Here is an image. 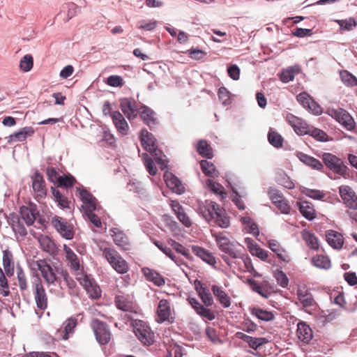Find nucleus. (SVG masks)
Instances as JSON below:
<instances>
[{
    "label": "nucleus",
    "mask_w": 357,
    "mask_h": 357,
    "mask_svg": "<svg viewBox=\"0 0 357 357\" xmlns=\"http://www.w3.org/2000/svg\"><path fill=\"white\" fill-rule=\"evenodd\" d=\"M91 326L94 332L97 341L100 344H107L111 340V333L106 323L97 319H93Z\"/></svg>",
    "instance_id": "obj_10"
},
{
    "label": "nucleus",
    "mask_w": 357,
    "mask_h": 357,
    "mask_svg": "<svg viewBox=\"0 0 357 357\" xmlns=\"http://www.w3.org/2000/svg\"><path fill=\"white\" fill-rule=\"evenodd\" d=\"M142 273L146 279V280L153 282L155 285L158 287L165 285V278L156 271L148 267H144L142 268Z\"/></svg>",
    "instance_id": "obj_29"
},
{
    "label": "nucleus",
    "mask_w": 357,
    "mask_h": 357,
    "mask_svg": "<svg viewBox=\"0 0 357 357\" xmlns=\"http://www.w3.org/2000/svg\"><path fill=\"white\" fill-rule=\"evenodd\" d=\"M33 190L37 197H43L47 193L45 180L42 174L36 172L31 176Z\"/></svg>",
    "instance_id": "obj_24"
},
{
    "label": "nucleus",
    "mask_w": 357,
    "mask_h": 357,
    "mask_svg": "<svg viewBox=\"0 0 357 357\" xmlns=\"http://www.w3.org/2000/svg\"><path fill=\"white\" fill-rule=\"evenodd\" d=\"M144 164L146 167L148 172L155 176L157 174L158 169L157 166L162 170L164 171L168 167V160L162 159V158H144Z\"/></svg>",
    "instance_id": "obj_16"
},
{
    "label": "nucleus",
    "mask_w": 357,
    "mask_h": 357,
    "mask_svg": "<svg viewBox=\"0 0 357 357\" xmlns=\"http://www.w3.org/2000/svg\"><path fill=\"white\" fill-rule=\"evenodd\" d=\"M17 279L18 282V286L21 292H24L28 290V282L26 274L21 267H18L17 269Z\"/></svg>",
    "instance_id": "obj_49"
},
{
    "label": "nucleus",
    "mask_w": 357,
    "mask_h": 357,
    "mask_svg": "<svg viewBox=\"0 0 357 357\" xmlns=\"http://www.w3.org/2000/svg\"><path fill=\"white\" fill-rule=\"evenodd\" d=\"M296 297L298 303L302 307L309 313L312 311H316L318 308V304L314 300L310 289L304 283L296 284Z\"/></svg>",
    "instance_id": "obj_5"
},
{
    "label": "nucleus",
    "mask_w": 357,
    "mask_h": 357,
    "mask_svg": "<svg viewBox=\"0 0 357 357\" xmlns=\"http://www.w3.org/2000/svg\"><path fill=\"white\" fill-rule=\"evenodd\" d=\"M301 160L312 169L320 170L323 167L322 163L315 158H300Z\"/></svg>",
    "instance_id": "obj_61"
},
{
    "label": "nucleus",
    "mask_w": 357,
    "mask_h": 357,
    "mask_svg": "<svg viewBox=\"0 0 357 357\" xmlns=\"http://www.w3.org/2000/svg\"><path fill=\"white\" fill-rule=\"evenodd\" d=\"M312 264L319 268L329 269L331 266V262L327 256L317 255L311 259Z\"/></svg>",
    "instance_id": "obj_42"
},
{
    "label": "nucleus",
    "mask_w": 357,
    "mask_h": 357,
    "mask_svg": "<svg viewBox=\"0 0 357 357\" xmlns=\"http://www.w3.org/2000/svg\"><path fill=\"white\" fill-rule=\"evenodd\" d=\"M107 84L109 86L118 87L122 86L124 84L123 78L119 75H111L107 78Z\"/></svg>",
    "instance_id": "obj_63"
},
{
    "label": "nucleus",
    "mask_w": 357,
    "mask_h": 357,
    "mask_svg": "<svg viewBox=\"0 0 357 357\" xmlns=\"http://www.w3.org/2000/svg\"><path fill=\"white\" fill-rule=\"evenodd\" d=\"M51 225L59 233V234L66 239H72L74 236L73 226L70 225L66 219L54 215L50 220Z\"/></svg>",
    "instance_id": "obj_12"
},
{
    "label": "nucleus",
    "mask_w": 357,
    "mask_h": 357,
    "mask_svg": "<svg viewBox=\"0 0 357 357\" xmlns=\"http://www.w3.org/2000/svg\"><path fill=\"white\" fill-rule=\"evenodd\" d=\"M218 95L223 105H226L230 103V93L227 88L224 86L220 87L218 90Z\"/></svg>",
    "instance_id": "obj_62"
},
{
    "label": "nucleus",
    "mask_w": 357,
    "mask_h": 357,
    "mask_svg": "<svg viewBox=\"0 0 357 357\" xmlns=\"http://www.w3.org/2000/svg\"><path fill=\"white\" fill-rule=\"evenodd\" d=\"M192 251L195 255L201 258L203 261H206L208 264L215 265L216 264L215 257L204 248L197 245H192Z\"/></svg>",
    "instance_id": "obj_34"
},
{
    "label": "nucleus",
    "mask_w": 357,
    "mask_h": 357,
    "mask_svg": "<svg viewBox=\"0 0 357 357\" xmlns=\"http://www.w3.org/2000/svg\"><path fill=\"white\" fill-rule=\"evenodd\" d=\"M252 314L256 316L258 319L266 321H271L274 317L273 314L271 312L259 307L253 308L252 310Z\"/></svg>",
    "instance_id": "obj_51"
},
{
    "label": "nucleus",
    "mask_w": 357,
    "mask_h": 357,
    "mask_svg": "<svg viewBox=\"0 0 357 357\" xmlns=\"http://www.w3.org/2000/svg\"><path fill=\"white\" fill-rule=\"evenodd\" d=\"M327 114L341 123L347 130L354 129L356 123L347 111L342 108L331 109L327 110Z\"/></svg>",
    "instance_id": "obj_11"
},
{
    "label": "nucleus",
    "mask_w": 357,
    "mask_h": 357,
    "mask_svg": "<svg viewBox=\"0 0 357 357\" xmlns=\"http://www.w3.org/2000/svg\"><path fill=\"white\" fill-rule=\"evenodd\" d=\"M114 243L121 250L127 251L131 248V243L128 237L121 230L113 228L109 230Z\"/></svg>",
    "instance_id": "obj_18"
},
{
    "label": "nucleus",
    "mask_w": 357,
    "mask_h": 357,
    "mask_svg": "<svg viewBox=\"0 0 357 357\" xmlns=\"http://www.w3.org/2000/svg\"><path fill=\"white\" fill-rule=\"evenodd\" d=\"M241 222L245 225V228L247 232L253 234L254 236H258L259 234V228L257 225L251 219L249 216L242 217Z\"/></svg>",
    "instance_id": "obj_44"
},
{
    "label": "nucleus",
    "mask_w": 357,
    "mask_h": 357,
    "mask_svg": "<svg viewBox=\"0 0 357 357\" xmlns=\"http://www.w3.org/2000/svg\"><path fill=\"white\" fill-rule=\"evenodd\" d=\"M59 275L63 278V280L65 282L66 285L68 287V288L70 290H73L74 288L76 287V282L70 276L68 271L62 268V270L60 271Z\"/></svg>",
    "instance_id": "obj_58"
},
{
    "label": "nucleus",
    "mask_w": 357,
    "mask_h": 357,
    "mask_svg": "<svg viewBox=\"0 0 357 357\" xmlns=\"http://www.w3.org/2000/svg\"><path fill=\"white\" fill-rule=\"evenodd\" d=\"M138 114H140V117L144 123L147 125L150 129L154 128L158 123V119L155 116V112L146 105H142L139 107Z\"/></svg>",
    "instance_id": "obj_22"
},
{
    "label": "nucleus",
    "mask_w": 357,
    "mask_h": 357,
    "mask_svg": "<svg viewBox=\"0 0 357 357\" xmlns=\"http://www.w3.org/2000/svg\"><path fill=\"white\" fill-rule=\"evenodd\" d=\"M269 196L273 203L281 211L282 213H289L290 206L287 202L284 199L282 196L278 195L275 191H270Z\"/></svg>",
    "instance_id": "obj_38"
},
{
    "label": "nucleus",
    "mask_w": 357,
    "mask_h": 357,
    "mask_svg": "<svg viewBox=\"0 0 357 357\" xmlns=\"http://www.w3.org/2000/svg\"><path fill=\"white\" fill-rule=\"evenodd\" d=\"M296 206L302 215L309 221H312L317 217L316 211L313 204L307 201H299Z\"/></svg>",
    "instance_id": "obj_28"
},
{
    "label": "nucleus",
    "mask_w": 357,
    "mask_h": 357,
    "mask_svg": "<svg viewBox=\"0 0 357 357\" xmlns=\"http://www.w3.org/2000/svg\"><path fill=\"white\" fill-rule=\"evenodd\" d=\"M310 126L304 120L291 115V128L298 135H307Z\"/></svg>",
    "instance_id": "obj_32"
},
{
    "label": "nucleus",
    "mask_w": 357,
    "mask_h": 357,
    "mask_svg": "<svg viewBox=\"0 0 357 357\" xmlns=\"http://www.w3.org/2000/svg\"><path fill=\"white\" fill-rule=\"evenodd\" d=\"M220 250L233 259L243 258L242 250L243 247L240 244L231 241L222 232L213 234Z\"/></svg>",
    "instance_id": "obj_4"
},
{
    "label": "nucleus",
    "mask_w": 357,
    "mask_h": 357,
    "mask_svg": "<svg viewBox=\"0 0 357 357\" xmlns=\"http://www.w3.org/2000/svg\"><path fill=\"white\" fill-rule=\"evenodd\" d=\"M77 324V321L75 318H69L63 323V328H59L56 332V335L58 338L62 340H68L69 335L74 332V328Z\"/></svg>",
    "instance_id": "obj_27"
},
{
    "label": "nucleus",
    "mask_w": 357,
    "mask_h": 357,
    "mask_svg": "<svg viewBox=\"0 0 357 357\" xmlns=\"http://www.w3.org/2000/svg\"><path fill=\"white\" fill-rule=\"evenodd\" d=\"M195 149L201 156H213V149L205 139H199L196 144Z\"/></svg>",
    "instance_id": "obj_41"
},
{
    "label": "nucleus",
    "mask_w": 357,
    "mask_h": 357,
    "mask_svg": "<svg viewBox=\"0 0 357 357\" xmlns=\"http://www.w3.org/2000/svg\"><path fill=\"white\" fill-rule=\"evenodd\" d=\"M75 182V179L72 176H63L60 177L57 185L58 187H62L65 188H68L72 187Z\"/></svg>",
    "instance_id": "obj_59"
},
{
    "label": "nucleus",
    "mask_w": 357,
    "mask_h": 357,
    "mask_svg": "<svg viewBox=\"0 0 357 357\" xmlns=\"http://www.w3.org/2000/svg\"><path fill=\"white\" fill-rule=\"evenodd\" d=\"M297 326L296 335L298 338L305 343H308L312 338V329L303 322L298 323Z\"/></svg>",
    "instance_id": "obj_36"
},
{
    "label": "nucleus",
    "mask_w": 357,
    "mask_h": 357,
    "mask_svg": "<svg viewBox=\"0 0 357 357\" xmlns=\"http://www.w3.org/2000/svg\"><path fill=\"white\" fill-rule=\"evenodd\" d=\"M21 218L27 226H31L36 220V215L38 214L36 206L30 204L29 206H22L20 208Z\"/></svg>",
    "instance_id": "obj_20"
},
{
    "label": "nucleus",
    "mask_w": 357,
    "mask_h": 357,
    "mask_svg": "<svg viewBox=\"0 0 357 357\" xmlns=\"http://www.w3.org/2000/svg\"><path fill=\"white\" fill-rule=\"evenodd\" d=\"M38 241L43 251L53 256L58 254V248L55 243L47 236H41L38 238Z\"/></svg>",
    "instance_id": "obj_33"
},
{
    "label": "nucleus",
    "mask_w": 357,
    "mask_h": 357,
    "mask_svg": "<svg viewBox=\"0 0 357 357\" xmlns=\"http://www.w3.org/2000/svg\"><path fill=\"white\" fill-rule=\"evenodd\" d=\"M120 108L126 116L130 120L135 119L139 112V109L135 101H132L128 98H123L119 100Z\"/></svg>",
    "instance_id": "obj_19"
},
{
    "label": "nucleus",
    "mask_w": 357,
    "mask_h": 357,
    "mask_svg": "<svg viewBox=\"0 0 357 357\" xmlns=\"http://www.w3.org/2000/svg\"><path fill=\"white\" fill-rule=\"evenodd\" d=\"M33 133L34 130L32 127H24L21 128L19 131L15 132L14 134L9 135L6 139H8V142L13 141L22 142L29 136H31Z\"/></svg>",
    "instance_id": "obj_37"
},
{
    "label": "nucleus",
    "mask_w": 357,
    "mask_h": 357,
    "mask_svg": "<svg viewBox=\"0 0 357 357\" xmlns=\"http://www.w3.org/2000/svg\"><path fill=\"white\" fill-rule=\"evenodd\" d=\"M134 332L138 340L144 345H151L154 342V334L142 321L136 322L134 326Z\"/></svg>",
    "instance_id": "obj_13"
},
{
    "label": "nucleus",
    "mask_w": 357,
    "mask_h": 357,
    "mask_svg": "<svg viewBox=\"0 0 357 357\" xmlns=\"http://www.w3.org/2000/svg\"><path fill=\"white\" fill-rule=\"evenodd\" d=\"M102 255L118 273L124 274L129 271L128 262L115 249L105 248L102 251Z\"/></svg>",
    "instance_id": "obj_6"
},
{
    "label": "nucleus",
    "mask_w": 357,
    "mask_h": 357,
    "mask_svg": "<svg viewBox=\"0 0 357 357\" xmlns=\"http://www.w3.org/2000/svg\"><path fill=\"white\" fill-rule=\"evenodd\" d=\"M33 66V59L31 54L24 55L20 61V68L23 72L30 71Z\"/></svg>",
    "instance_id": "obj_52"
},
{
    "label": "nucleus",
    "mask_w": 357,
    "mask_h": 357,
    "mask_svg": "<svg viewBox=\"0 0 357 357\" xmlns=\"http://www.w3.org/2000/svg\"><path fill=\"white\" fill-rule=\"evenodd\" d=\"M198 296L201 298L204 305L195 298H188V301L191 307L195 310L196 313L199 315L205 321H212L215 318V312L207 307L211 306L213 303V298L209 290L206 287L202 289Z\"/></svg>",
    "instance_id": "obj_3"
},
{
    "label": "nucleus",
    "mask_w": 357,
    "mask_h": 357,
    "mask_svg": "<svg viewBox=\"0 0 357 357\" xmlns=\"http://www.w3.org/2000/svg\"><path fill=\"white\" fill-rule=\"evenodd\" d=\"M66 260L70 268L75 272L76 279L80 284L90 294L93 298L100 296V290L98 287L93 286L86 274L83 271L77 255L66 245H63Z\"/></svg>",
    "instance_id": "obj_1"
},
{
    "label": "nucleus",
    "mask_w": 357,
    "mask_h": 357,
    "mask_svg": "<svg viewBox=\"0 0 357 357\" xmlns=\"http://www.w3.org/2000/svg\"><path fill=\"white\" fill-rule=\"evenodd\" d=\"M307 135L312 136L315 139H317V141H319V142L328 141L327 134L324 131H323L319 128H316L313 126H310L309 132Z\"/></svg>",
    "instance_id": "obj_54"
},
{
    "label": "nucleus",
    "mask_w": 357,
    "mask_h": 357,
    "mask_svg": "<svg viewBox=\"0 0 357 357\" xmlns=\"http://www.w3.org/2000/svg\"><path fill=\"white\" fill-rule=\"evenodd\" d=\"M197 211L207 222L213 220L221 228H227L230 225L229 217L225 210L213 201L199 202Z\"/></svg>",
    "instance_id": "obj_2"
},
{
    "label": "nucleus",
    "mask_w": 357,
    "mask_h": 357,
    "mask_svg": "<svg viewBox=\"0 0 357 357\" xmlns=\"http://www.w3.org/2000/svg\"><path fill=\"white\" fill-rule=\"evenodd\" d=\"M79 197L84 204L86 211H95L96 209V198L86 190H79Z\"/></svg>",
    "instance_id": "obj_35"
},
{
    "label": "nucleus",
    "mask_w": 357,
    "mask_h": 357,
    "mask_svg": "<svg viewBox=\"0 0 357 357\" xmlns=\"http://www.w3.org/2000/svg\"><path fill=\"white\" fill-rule=\"evenodd\" d=\"M301 236L309 248L314 250H317L319 249V241L314 234L308 230L304 229L301 232Z\"/></svg>",
    "instance_id": "obj_40"
},
{
    "label": "nucleus",
    "mask_w": 357,
    "mask_h": 357,
    "mask_svg": "<svg viewBox=\"0 0 357 357\" xmlns=\"http://www.w3.org/2000/svg\"><path fill=\"white\" fill-rule=\"evenodd\" d=\"M157 25V22L155 20L152 21H146L142 20L139 22L137 28L141 29H144L146 31H153L155 29Z\"/></svg>",
    "instance_id": "obj_64"
},
{
    "label": "nucleus",
    "mask_w": 357,
    "mask_h": 357,
    "mask_svg": "<svg viewBox=\"0 0 357 357\" xmlns=\"http://www.w3.org/2000/svg\"><path fill=\"white\" fill-rule=\"evenodd\" d=\"M200 165L203 173L207 176H213L215 174V165L206 160L200 162Z\"/></svg>",
    "instance_id": "obj_55"
},
{
    "label": "nucleus",
    "mask_w": 357,
    "mask_h": 357,
    "mask_svg": "<svg viewBox=\"0 0 357 357\" xmlns=\"http://www.w3.org/2000/svg\"><path fill=\"white\" fill-rule=\"evenodd\" d=\"M268 248L274 252L276 253L278 258L283 261H287V255L285 251L280 248L278 242L276 240H270L268 241Z\"/></svg>",
    "instance_id": "obj_50"
},
{
    "label": "nucleus",
    "mask_w": 357,
    "mask_h": 357,
    "mask_svg": "<svg viewBox=\"0 0 357 357\" xmlns=\"http://www.w3.org/2000/svg\"><path fill=\"white\" fill-rule=\"evenodd\" d=\"M3 265L8 276H12L14 273V264L13 261V254L8 250H6L3 252Z\"/></svg>",
    "instance_id": "obj_39"
},
{
    "label": "nucleus",
    "mask_w": 357,
    "mask_h": 357,
    "mask_svg": "<svg viewBox=\"0 0 357 357\" xmlns=\"http://www.w3.org/2000/svg\"><path fill=\"white\" fill-rule=\"evenodd\" d=\"M302 193L314 199H321L325 196V194L322 191L306 188L302 190Z\"/></svg>",
    "instance_id": "obj_60"
},
{
    "label": "nucleus",
    "mask_w": 357,
    "mask_h": 357,
    "mask_svg": "<svg viewBox=\"0 0 357 357\" xmlns=\"http://www.w3.org/2000/svg\"><path fill=\"white\" fill-rule=\"evenodd\" d=\"M36 265L47 284H54L55 282L61 283L59 275L62 268L51 266L45 259L36 261Z\"/></svg>",
    "instance_id": "obj_7"
},
{
    "label": "nucleus",
    "mask_w": 357,
    "mask_h": 357,
    "mask_svg": "<svg viewBox=\"0 0 357 357\" xmlns=\"http://www.w3.org/2000/svg\"><path fill=\"white\" fill-rule=\"evenodd\" d=\"M342 31H350L357 26V21L354 17H349L344 20H335Z\"/></svg>",
    "instance_id": "obj_45"
},
{
    "label": "nucleus",
    "mask_w": 357,
    "mask_h": 357,
    "mask_svg": "<svg viewBox=\"0 0 357 357\" xmlns=\"http://www.w3.org/2000/svg\"><path fill=\"white\" fill-rule=\"evenodd\" d=\"M340 77L342 82L348 87H353L357 85L356 77L347 70L340 71Z\"/></svg>",
    "instance_id": "obj_43"
},
{
    "label": "nucleus",
    "mask_w": 357,
    "mask_h": 357,
    "mask_svg": "<svg viewBox=\"0 0 357 357\" xmlns=\"http://www.w3.org/2000/svg\"><path fill=\"white\" fill-rule=\"evenodd\" d=\"M114 303L115 305L119 310L130 313H137V305L128 295L116 296L114 298Z\"/></svg>",
    "instance_id": "obj_17"
},
{
    "label": "nucleus",
    "mask_w": 357,
    "mask_h": 357,
    "mask_svg": "<svg viewBox=\"0 0 357 357\" xmlns=\"http://www.w3.org/2000/svg\"><path fill=\"white\" fill-rule=\"evenodd\" d=\"M324 164L334 172L343 175L346 173L347 166L340 158H323Z\"/></svg>",
    "instance_id": "obj_25"
},
{
    "label": "nucleus",
    "mask_w": 357,
    "mask_h": 357,
    "mask_svg": "<svg viewBox=\"0 0 357 357\" xmlns=\"http://www.w3.org/2000/svg\"><path fill=\"white\" fill-rule=\"evenodd\" d=\"M252 289L265 298H269L271 294V288L266 284H259L256 282L252 284Z\"/></svg>",
    "instance_id": "obj_48"
},
{
    "label": "nucleus",
    "mask_w": 357,
    "mask_h": 357,
    "mask_svg": "<svg viewBox=\"0 0 357 357\" xmlns=\"http://www.w3.org/2000/svg\"><path fill=\"white\" fill-rule=\"evenodd\" d=\"M211 291L217 301L224 308H228L231 304V299L228 294L220 286L213 284Z\"/></svg>",
    "instance_id": "obj_23"
},
{
    "label": "nucleus",
    "mask_w": 357,
    "mask_h": 357,
    "mask_svg": "<svg viewBox=\"0 0 357 357\" xmlns=\"http://www.w3.org/2000/svg\"><path fill=\"white\" fill-rule=\"evenodd\" d=\"M31 287L37 307L42 311L45 310L47 308L48 298L41 279L38 277L35 278L31 282Z\"/></svg>",
    "instance_id": "obj_8"
},
{
    "label": "nucleus",
    "mask_w": 357,
    "mask_h": 357,
    "mask_svg": "<svg viewBox=\"0 0 357 357\" xmlns=\"http://www.w3.org/2000/svg\"><path fill=\"white\" fill-rule=\"evenodd\" d=\"M164 179L167 186L174 192L181 195L185 192V186L174 174L167 171L164 174Z\"/></svg>",
    "instance_id": "obj_21"
},
{
    "label": "nucleus",
    "mask_w": 357,
    "mask_h": 357,
    "mask_svg": "<svg viewBox=\"0 0 357 357\" xmlns=\"http://www.w3.org/2000/svg\"><path fill=\"white\" fill-rule=\"evenodd\" d=\"M169 243L171 245L173 249L178 253H181L187 259H191L189 250L186 249L183 245L172 239L169 241Z\"/></svg>",
    "instance_id": "obj_56"
},
{
    "label": "nucleus",
    "mask_w": 357,
    "mask_h": 357,
    "mask_svg": "<svg viewBox=\"0 0 357 357\" xmlns=\"http://www.w3.org/2000/svg\"><path fill=\"white\" fill-rule=\"evenodd\" d=\"M111 117L117 130L122 135H127L129 127L123 116L119 112L115 111L112 112Z\"/></svg>",
    "instance_id": "obj_30"
},
{
    "label": "nucleus",
    "mask_w": 357,
    "mask_h": 357,
    "mask_svg": "<svg viewBox=\"0 0 357 357\" xmlns=\"http://www.w3.org/2000/svg\"><path fill=\"white\" fill-rule=\"evenodd\" d=\"M268 142L275 148H280L283 144L282 137L276 131L273 130L271 128L268 133Z\"/></svg>",
    "instance_id": "obj_47"
},
{
    "label": "nucleus",
    "mask_w": 357,
    "mask_h": 357,
    "mask_svg": "<svg viewBox=\"0 0 357 357\" xmlns=\"http://www.w3.org/2000/svg\"><path fill=\"white\" fill-rule=\"evenodd\" d=\"M155 321L158 324L164 322L172 323L174 317L172 316V309L171 303L167 299H161L155 311Z\"/></svg>",
    "instance_id": "obj_9"
},
{
    "label": "nucleus",
    "mask_w": 357,
    "mask_h": 357,
    "mask_svg": "<svg viewBox=\"0 0 357 357\" xmlns=\"http://www.w3.org/2000/svg\"><path fill=\"white\" fill-rule=\"evenodd\" d=\"M140 139L142 145L151 154V156H165L161 151H158L155 139L153 135L149 133L147 130L143 129L141 130Z\"/></svg>",
    "instance_id": "obj_14"
},
{
    "label": "nucleus",
    "mask_w": 357,
    "mask_h": 357,
    "mask_svg": "<svg viewBox=\"0 0 357 357\" xmlns=\"http://www.w3.org/2000/svg\"><path fill=\"white\" fill-rule=\"evenodd\" d=\"M274 277L278 284L282 287H286L288 286L289 279L286 274L280 269H276L274 271Z\"/></svg>",
    "instance_id": "obj_57"
},
{
    "label": "nucleus",
    "mask_w": 357,
    "mask_h": 357,
    "mask_svg": "<svg viewBox=\"0 0 357 357\" xmlns=\"http://www.w3.org/2000/svg\"><path fill=\"white\" fill-rule=\"evenodd\" d=\"M328 243L335 249H340L344 244L342 235L334 230H328L326 233Z\"/></svg>",
    "instance_id": "obj_31"
},
{
    "label": "nucleus",
    "mask_w": 357,
    "mask_h": 357,
    "mask_svg": "<svg viewBox=\"0 0 357 357\" xmlns=\"http://www.w3.org/2000/svg\"><path fill=\"white\" fill-rule=\"evenodd\" d=\"M339 192L347 207L354 210L357 209V195L351 187L341 185L339 188Z\"/></svg>",
    "instance_id": "obj_15"
},
{
    "label": "nucleus",
    "mask_w": 357,
    "mask_h": 357,
    "mask_svg": "<svg viewBox=\"0 0 357 357\" xmlns=\"http://www.w3.org/2000/svg\"><path fill=\"white\" fill-rule=\"evenodd\" d=\"M249 252L252 256L257 257L263 261H266L268 257V252L261 248L255 241L250 238H245Z\"/></svg>",
    "instance_id": "obj_26"
},
{
    "label": "nucleus",
    "mask_w": 357,
    "mask_h": 357,
    "mask_svg": "<svg viewBox=\"0 0 357 357\" xmlns=\"http://www.w3.org/2000/svg\"><path fill=\"white\" fill-rule=\"evenodd\" d=\"M52 190L54 199L59 206L62 208H70V202L68 199L63 195L59 190L52 188Z\"/></svg>",
    "instance_id": "obj_46"
},
{
    "label": "nucleus",
    "mask_w": 357,
    "mask_h": 357,
    "mask_svg": "<svg viewBox=\"0 0 357 357\" xmlns=\"http://www.w3.org/2000/svg\"><path fill=\"white\" fill-rule=\"evenodd\" d=\"M0 294L4 297L10 294L9 284L2 269L0 268Z\"/></svg>",
    "instance_id": "obj_53"
}]
</instances>
